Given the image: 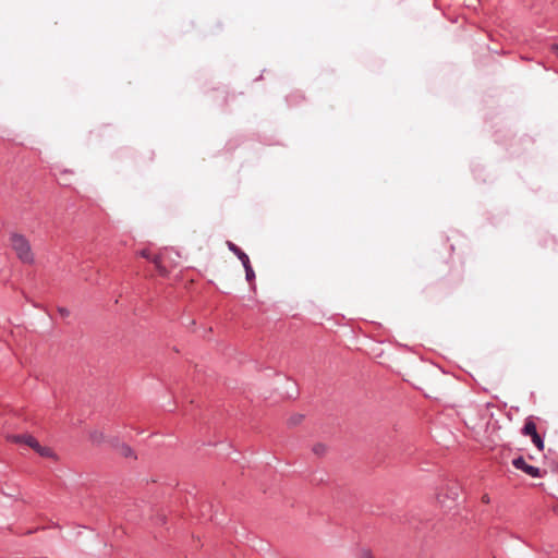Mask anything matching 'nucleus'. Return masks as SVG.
Returning a JSON list of instances; mask_svg holds the SVG:
<instances>
[{
    "label": "nucleus",
    "mask_w": 558,
    "mask_h": 558,
    "mask_svg": "<svg viewBox=\"0 0 558 558\" xmlns=\"http://www.w3.org/2000/svg\"><path fill=\"white\" fill-rule=\"evenodd\" d=\"M482 501L485 502V504H488L489 502V496L488 495H484L482 497Z\"/></svg>",
    "instance_id": "obj_16"
},
{
    "label": "nucleus",
    "mask_w": 558,
    "mask_h": 558,
    "mask_svg": "<svg viewBox=\"0 0 558 558\" xmlns=\"http://www.w3.org/2000/svg\"><path fill=\"white\" fill-rule=\"evenodd\" d=\"M477 2L478 0H464V4L472 8H475Z\"/></svg>",
    "instance_id": "obj_14"
},
{
    "label": "nucleus",
    "mask_w": 558,
    "mask_h": 558,
    "mask_svg": "<svg viewBox=\"0 0 558 558\" xmlns=\"http://www.w3.org/2000/svg\"><path fill=\"white\" fill-rule=\"evenodd\" d=\"M244 268H245V275H246V279L247 281H252L255 277V274H254V270L251 266V263L250 260H247V264H243Z\"/></svg>",
    "instance_id": "obj_9"
},
{
    "label": "nucleus",
    "mask_w": 558,
    "mask_h": 558,
    "mask_svg": "<svg viewBox=\"0 0 558 558\" xmlns=\"http://www.w3.org/2000/svg\"><path fill=\"white\" fill-rule=\"evenodd\" d=\"M523 434L525 436H530L531 438L533 437V435L537 434L536 425L532 420H527L525 422L524 427H523Z\"/></svg>",
    "instance_id": "obj_6"
},
{
    "label": "nucleus",
    "mask_w": 558,
    "mask_h": 558,
    "mask_svg": "<svg viewBox=\"0 0 558 558\" xmlns=\"http://www.w3.org/2000/svg\"><path fill=\"white\" fill-rule=\"evenodd\" d=\"M228 246L230 251H232L240 258L242 264H247V260L250 259L248 256L243 251H241L235 244L231 242L228 243Z\"/></svg>",
    "instance_id": "obj_5"
},
{
    "label": "nucleus",
    "mask_w": 558,
    "mask_h": 558,
    "mask_svg": "<svg viewBox=\"0 0 558 558\" xmlns=\"http://www.w3.org/2000/svg\"><path fill=\"white\" fill-rule=\"evenodd\" d=\"M303 415L302 414H293L289 417L288 420V424L290 426H295L298 424H300L302 421H303Z\"/></svg>",
    "instance_id": "obj_10"
},
{
    "label": "nucleus",
    "mask_w": 558,
    "mask_h": 558,
    "mask_svg": "<svg viewBox=\"0 0 558 558\" xmlns=\"http://www.w3.org/2000/svg\"><path fill=\"white\" fill-rule=\"evenodd\" d=\"M25 445L34 449L38 454L46 458H54L53 451L49 447L41 446L34 437H25Z\"/></svg>",
    "instance_id": "obj_3"
},
{
    "label": "nucleus",
    "mask_w": 558,
    "mask_h": 558,
    "mask_svg": "<svg viewBox=\"0 0 558 558\" xmlns=\"http://www.w3.org/2000/svg\"><path fill=\"white\" fill-rule=\"evenodd\" d=\"M118 452L123 456L124 458H136L132 448L125 444H121L119 447H118Z\"/></svg>",
    "instance_id": "obj_7"
},
{
    "label": "nucleus",
    "mask_w": 558,
    "mask_h": 558,
    "mask_svg": "<svg viewBox=\"0 0 558 558\" xmlns=\"http://www.w3.org/2000/svg\"><path fill=\"white\" fill-rule=\"evenodd\" d=\"M512 463H513V465L517 469L522 470L523 472H525L526 474H529L532 477H539L541 476L539 469L536 468V466L527 464L525 462V460L523 458H521V457L514 459Z\"/></svg>",
    "instance_id": "obj_4"
},
{
    "label": "nucleus",
    "mask_w": 558,
    "mask_h": 558,
    "mask_svg": "<svg viewBox=\"0 0 558 558\" xmlns=\"http://www.w3.org/2000/svg\"><path fill=\"white\" fill-rule=\"evenodd\" d=\"M532 441L537 447L538 450L542 451L544 449V441L538 434L533 435Z\"/></svg>",
    "instance_id": "obj_11"
},
{
    "label": "nucleus",
    "mask_w": 558,
    "mask_h": 558,
    "mask_svg": "<svg viewBox=\"0 0 558 558\" xmlns=\"http://www.w3.org/2000/svg\"><path fill=\"white\" fill-rule=\"evenodd\" d=\"M25 437H32V436L31 435H15V436H11L10 439L14 442L25 444Z\"/></svg>",
    "instance_id": "obj_13"
},
{
    "label": "nucleus",
    "mask_w": 558,
    "mask_h": 558,
    "mask_svg": "<svg viewBox=\"0 0 558 558\" xmlns=\"http://www.w3.org/2000/svg\"><path fill=\"white\" fill-rule=\"evenodd\" d=\"M89 439L96 444L99 445L104 441L105 435L101 430H93L89 433Z\"/></svg>",
    "instance_id": "obj_8"
},
{
    "label": "nucleus",
    "mask_w": 558,
    "mask_h": 558,
    "mask_svg": "<svg viewBox=\"0 0 558 558\" xmlns=\"http://www.w3.org/2000/svg\"><path fill=\"white\" fill-rule=\"evenodd\" d=\"M59 313H60V314H61V316H63V317H66V316H69V314H70L69 310H66V308H59Z\"/></svg>",
    "instance_id": "obj_15"
},
{
    "label": "nucleus",
    "mask_w": 558,
    "mask_h": 558,
    "mask_svg": "<svg viewBox=\"0 0 558 558\" xmlns=\"http://www.w3.org/2000/svg\"><path fill=\"white\" fill-rule=\"evenodd\" d=\"M11 246L21 262L25 264H32L34 262L31 244L24 235L17 233L12 234Z\"/></svg>",
    "instance_id": "obj_1"
},
{
    "label": "nucleus",
    "mask_w": 558,
    "mask_h": 558,
    "mask_svg": "<svg viewBox=\"0 0 558 558\" xmlns=\"http://www.w3.org/2000/svg\"><path fill=\"white\" fill-rule=\"evenodd\" d=\"M167 253H168L167 251H163L160 254L151 255L148 250H143V251H141L140 255L144 258L149 259L155 265L158 274L162 277H166L169 274V270L165 266Z\"/></svg>",
    "instance_id": "obj_2"
},
{
    "label": "nucleus",
    "mask_w": 558,
    "mask_h": 558,
    "mask_svg": "<svg viewBox=\"0 0 558 558\" xmlns=\"http://www.w3.org/2000/svg\"><path fill=\"white\" fill-rule=\"evenodd\" d=\"M313 451L315 454H323L326 451V447L323 444H317L313 447Z\"/></svg>",
    "instance_id": "obj_12"
}]
</instances>
